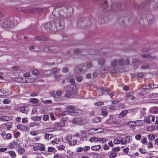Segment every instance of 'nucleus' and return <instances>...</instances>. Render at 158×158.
<instances>
[{
    "label": "nucleus",
    "instance_id": "nucleus-1",
    "mask_svg": "<svg viewBox=\"0 0 158 158\" xmlns=\"http://www.w3.org/2000/svg\"><path fill=\"white\" fill-rule=\"evenodd\" d=\"M73 9L69 7L67 8L64 7L61 9L59 10V12L55 14L56 10H54L52 14V18L53 19L55 26L53 27V25L50 22L46 23L44 25V28L47 31L51 32H55L57 31H60L64 27V18L68 16V15H66V13L68 14V10H72Z\"/></svg>",
    "mask_w": 158,
    "mask_h": 158
},
{
    "label": "nucleus",
    "instance_id": "nucleus-2",
    "mask_svg": "<svg viewBox=\"0 0 158 158\" xmlns=\"http://www.w3.org/2000/svg\"><path fill=\"white\" fill-rule=\"evenodd\" d=\"M154 18L152 14L143 15L141 16L139 20V23L142 25H147L151 24L154 22Z\"/></svg>",
    "mask_w": 158,
    "mask_h": 158
},
{
    "label": "nucleus",
    "instance_id": "nucleus-3",
    "mask_svg": "<svg viewBox=\"0 0 158 158\" xmlns=\"http://www.w3.org/2000/svg\"><path fill=\"white\" fill-rule=\"evenodd\" d=\"M75 107L74 106H69L67 107V110L62 114V115L64 116L68 114L71 115H77L78 112H77V110H75Z\"/></svg>",
    "mask_w": 158,
    "mask_h": 158
},
{
    "label": "nucleus",
    "instance_id": "nucleus-4",
    "mask_svg": "<svg viewBox=\"0 0 158 158\" xmlns=\"http://www.w3.org/2000/svg\"><path fill=\"white\" fill-rule=\"evenodd\" d=\"M43 50L45 52L55 53L60 51V48L57 46H51L44 47Z\"/></svg>",
    "mask_w": 158,
    "mask_h": 158
},
{
    "label": "nucleus",
    "instance_id": "nucleus-5",
    "mask_svg": "<svg viewBox=\"0 0 158 158\" xmlns=\"http://www.w3.org/2000/svg\"><path fill=\"white\" fill-rule=\"evenodd\" d=\"M13 24L12 20H6L0 24V27L1 28L5 29L11 27L13 26Z\"/></svg>",
    "mask_w": 158,
    "mask_h": 158
},
{
    "label": "nucleus",
    "instance_id": "nucleus-6",
    "mask_svg": "<svg viewBox=\"0 0 158 158\" xmlns=\"http://www.w3.org/2000/svg\"><path fill=\"white\" fill-rule=\"evenodd\" d=\"M72 123L74 124L83 125L86 123V121L83 118H80L73 119L72 121Z\"/></svg>",
    "mask_w": 158,
    "mask_h": 158
},
{
    "label": "nucleus",
    "instance_id": "nucleus-7",
    "mask_svg": "<svg viewBox=\"0 0 158 158\" xmlns=\"http://www.w3.org/2000/svg\"><path fill=\"white\" fill-rule=\"evenodd\" d=\"M68 90L72 94L76 93L77 92V88L74 85H69L67 86Z\"/></svg>",
    "mask_w": 158,
    "mask_h": 158
},
{
    "label": "nucleus",
    "instance_id": "nucleus-8",
    "mask_svg": "<svg viewBox=\"0 0 158 158\" xmlns=\"http://www.w3.org/2000/svg\"><path fill=\"white\" fill-rule=\"evenodd\" d=\"M101 130L100 128L98 129H90L88 130V132L89 134H95L97 133H99L102 132V131H99V130Z\"/></svg>",
    "mask_w": 158,
    "mask_h": 158
},
{
    "label": "nucleus",
    "instance_id": "nucleus-9",
    "mask_svg": "<svg viewBox=\"0 0 158 158\" xmlns=\"http://www.w3.org/2000/svg\"><path fill=\"white\" fill-rule=\"evenodd\" d=\"M74 72L75 73L77 74H82L85 73V71L82 69L79 68L78 66H77L75 67Z\"/></svg>",
    "mask_w": 158,
    "mask_h": 158
},
{
    "label": "nucleus",
    "instance_id": "nucleus-10",
    "mask_svg": "<svg viewBox=\"0 0 158 158\" xmlns=\"http://www.w3.org/2000/svg\"><path fill=\"white\" fill-rule=\"evenodd\" d=\"M120 9V6H117V7H116V6L114 5L113 6H109V7L106 8L105 10H106V11H107L109 10L110 11L111 10H119Z\"/></svg>",
    "mask_w": 158,
    "mask_h": 158
},
{
    "label": "nucleus",
    "instance_id": "nucleus-11",
    "mask_svg": "<svg viewBox=\"0 0 158 158\" xmlns=\"http://www.w3.org/2000/svg\"><path fill=\"white\" fill-rule=\"evenodd\" d=\"M149 5L150 6L152 5L154 9H156L158 7V0H155L151 2Z\"/></svg>",
    "mask_w": 158,
    "mask_h": 158
},
{
    "label": "nucleus",
    "instance_id": "nucleus-12",
    "mask_svg": "<svg viewBox=\"0 0 158 158\" xmlns=\"http://www.w3.org/2000/svg\"><path fill=\"white\" fill-rule=\"evenodd\" d=\"M141 57L143 58H149L150 60H153L156 58V56H150L148 55H146L144 54H142Z\"/></svg>",
    "mask_w": 158,
    "mask_h": 158
},
{
    "label": "nucleus",
    "instance_id": "nucleus-13",
    "mask_svg": "<svg viewBox=\"0 0 158 158\" xmlns=\"http://www.w3.org/2000/svg\"><path fill=\"white\" fill-rule=\"evenodd\" d=\"M86 56H87V57H85L86 58H89V59L91 60H93L97 58V55L95 54L91 55L90 54H88Z\"/></svg>",
    "mask_w": 158,
    "mask_h": 158
},
{
    "label": "nucleus",
    "instance_id": "nucleus-14",
    "mask_svg": "<svg viewBox=\"0 0 158 158\" xmlns=\"http://www.w3.org/2000/svg\"><path fill=\"white\" fill-rule=\"evenodd\" d=\"M17 128L18 129L23 131H26L27 130V127L20 124L17 125Z\"/></svg>",
    "mask_w": 158,
    "mask_h": 158
},
{
    "label": "nucleus",
    "instance_id": "nucleus-15",
    "mask_svg": "<svg viewBox=\"0 0 158 158\" xmlns=\"http://www.w3.org/2000/svg\"><path fill=\"white\" fill-rule=\"evenodd\" d=\"M103 90L106 91V93L107 94H109L111 97L114 95V92H110L109 89L107 88H103Z\"/></svg>",
    "mask_w": 158,
    "mask_h": 158
},
{
    "label": "nucleus",
    "instance_id": "nucleus-16",
    "mask_svg": "<svg viewBox=\"0 0 158 158\" xmlns=\"http://www.w3.org/2000/svg\"><path fill=\"white\" fill-rule=\"evenodd\" d=\"M105 49H103L101 50V56L103 58H107L109 57L107 53L106 52H105Z\"/></svg>",
    "mask_w": 158,
    "mask_h": 158
},
{
    "label": "nucleus",
    "instance_id": "nucleus-17",
    "mask_svg": "<svg viewBox=\"0 0 158 158\" xmlns=\"http://www.w3.org/2000/svg\"><path fill=\"white\" fill-rule=\"evenodd\" d=\"M150 111L154 114L158 113V107H151L150 109Z\"/></svg>",
    "mask_w": 158,
    "mask_h": 158
},
{
    "label": "nucleus",
    "instance_id": "nucleus-18",
    "mask_svg": "<svg viewBox=\"0 0 158 158\" xmlns=\"http://www.w3.org/2000/svg\"><path fill=\"white\" fill-rule=\"evenodd\" d=\"M53 137V135L48 133H45L44 136V138L47 140H49L52 139Z\"/></svg>",
    "mask_w": 158,
    "mask_h": 158
},
{
    "label": "nucleus",
    "instance_id": "nucleus-19",
    "mask_svg": "<svg viewBox=\"0 0 158 158\" xmlns=\"http://www.w3.org/2000/svg\"><path fill=\"white\" fill-rule=\"evenodd\" d=\"M128 111L127 110H124L122 111L121 113H120L118 115V117L119 118H122L124 117L126 115Z\"/></svg>",
    "mask_w": 158,
    "mask_h": 158
},
{
    "label": "nucleus",
    "instance_id": "nucleus-20",
    "mask_svg": "<svg viewBox=\"0 0 158 158\" xmlns=\"http://www.w3.org/2000/svg\"><path fill=\"white\" fill-rule=\"evenodd\" d=\"M101 148L100 145L93 146L91 147V149L94 151H98Z\"/></svg>",
    "mask_w": 158,
    "mask_h": 158
},
{
    "label": "nucleus",
    "instance_id": "nucleus-21",
    "mask_svg": "<svg viewBox=\"0 0 158 158\" xmlns=\"http://www.w3.org/2000/svg\"><path fill=\"white\" fill-rule=\"evenodd\" d=\"M105 62L106 60L105 59L101 58L98 60V63L100 66H103L105 64Z\"/></svg>",
    "mask_w": 158,
    "mask_h": 158
},
{
    "label": "nucleus",
    "instance_id": "nucleus-22",
    "mask_svg": "<svg viewBox=\"0 0 158 158\" xmlns=\"http://www.w3.org/2000/svg\"><path fill=\"white\" fill-rule=\"evenodd\" d=\"M31 119L33 121H39L41 119V117L37 116H35L31 117Z\"/></svg>",
    "mask_w": 158,
    "mask_h": 158
},
{
    "label": "nucleus",
    "instance_id": "nucleus-23",
    "mask_svg": "<svg viewBox=\"0 0 158 158\" xmlns=\"http://www.w3.org/2000/svg\"><path fill=\"white\" fill-rule=\"evenodd\" d=\"M118 62V59H114L111 62V65L113 67H115L117 64Z\"/></svg>",
    "mask_w": 158,
    "mask_h": 158
},
{
    "label": "nucleus",
    "instance_id": "nucleus-24",
    "mask_svg": "<svg viewBox=\"0 0 158 158\" xmlns=\"http://www.w3.org/2000/svg\"><path fill=\"white\" fill-rule=\"evenodd\" d=\"M29 102L34 104H36L38 102L39 100L35 98H31L29 99Z\"/></svg>",
    "mask_w": 158,
    "mask_h": 158
},
{
    "label": "nucleus",
    "instance_id": "nucleus-25",
    "mask_svg": "<svg viewBox=\"0 0 158 158\" xmlns=\"http://www.w3.org/2000/svg\"><path fill=\"white\" fill-rule=\"evenodd\" d=\"M23 12L28 13L34 12L33 9H31L29 8H24L23 9Z\"/></svg>",
    "mask_w": 158,
    "mask_h": 158
},
{
    "label": "nucleus",
    "instance_id": "nucleus-26",
    "mask_svg": "<svg viewBox=\"0 0 158 158\" xmlns=\"http://www.w3.org/2000/svg\"><path fill=\"white\" fill-rule=\"evenodd\" d=\"M6 91L3 89H0V96H5L6 95Z\"/></svg>",
    "mask_w": 158,
    "mask_h": 158
},
{
    "label": "nucleus",
    "instance_id": "nucleus-27",
    "mask_svg": "<svg viewBox=\"0 0 158 158\" xmlns=\"http://www.w3.org/2000/svg\"><path fill=\"white\" fill-rule=\"evenodd\" d=\"M22 144V143L20 141H18L17 142L14 141L15 147L19 148L21 146Z\"/></svg>",
    "mask_w": 158,
    "mask_h": 158
},
{
    "label": "nucleus",
    "instance_id": "nucleus-28",
    "mask_svg": "<svg viewBox=\"0 0 158 158\" xmlns=\"http://www.w3.org/2000/svg\"><path fill=\"white\" fill-rule=\"evenodd\" d=\"M66 140L69 145H72V142L71 141L72 139V137L70 135H67L66 138Z\"/></svg>",
    "mask_w": 158,
    "mask_h": 158
},
{
    "label": "nucleus",
    "instance_id": "nucleus-29",
    "mask_svg": "<svg viewBox=\"0 0 158 158\" xmlns=\"http://www.w3.org/2000/svg\"><path fill=\"white\" fill-rule=\"evenodd\" d=\"M35 40H38V41H45L46 40V38L43 36L40 37V36H37L35 38Z\"/></svg>",
    "mask_w": 158,
    "mask_h": 158
},
{
    "label": "nucleus",
    "instance_id": "nucleus-30",
    "mask_svg": "<svg viewBox=\"0 0 158 158\" xmlns=\"http://www.w3.org/2000/svg\"><path fill=\"white\" fill-rule=\"evenodd\" d=\"M142 88L144 89L148 90L150 89H151L152 86L151 84H150L148 85H143L142 86Z\"/></svg>",
    "mask_w": 158,
    "mask_h": 158
},
{
    "label": "nucleus",
    "instance_id": "nucleus-31",
    "mask_svg": "<svg viewBox=\"0 0 158 158\" xmlns=\"http://www.w3.org/2000/svg\"><path fill=\"white\" fill-rule=\"evenodd\" d=\"M9 154L12 158H15L16 157V154L14 151H9L8 152Z\"/></svg>",
    "mask_w": 158,
    "mask_h": 158
},
{
    "label": "nucleus",
    "instance_id": "nucleus-32",
    "mask_svg": "<svg viewBox=\"0 0 158 158\" xmlns=\"http://www.w3.org/2000/svg\"><path fill=\"white\" fill-rule=\"evenodd\" d=\"M20 22V19H19L17 17H16L14 19V21L12 23H14L13 25H16L18 24L19 22Z\"/></svg>",
    "mask_w": 158,
    "mask_h": 158
},
{
    "label": "nucleus",
    "instance_id": "nucleus-33",
    "mask_svg": "<svg viewBox=\"0 0 158 158\" xmlns=\"http://www.w3.org/2000/svg\"><path fill=\"white\" fill-rule=\"evenodd\" d=\"M5 125L6 126V128L7 130H9L12 128V125L11 123L9 122H7L5 123Z\"/></svg>",
    "mask_w": 158,
    "mask_h": 158
},
{
    "label": "nucleus",
    "instance_id": "nucleus-34",
    "mask_svg": "<svg viewBox=\"0 0 158 158\" xmlns=\"http://www.w3.org/2000/svg\"><path fill=\"white\" fill-rule=\"evenodd\" d=\"M12 137L10 133H7L4 138V140H7L11 139Z\"/></svg>",
    "mask_w": 158,
    "mask_h": 158
},
{
    "label": "nucleus",
    "instance_id": "nucleus-35",
    "mask_svg": "<svg viewBox=\"0 0 158 158\" xmlns=\"http://www.w3.org/2000/svg\"><path fill=\"white\" fill-rule=\"evenodd\" d=\"M98 137H93L90 138L89 139V141L90 142H97V141H98Z\"/></svg>",
    "mask_w": 158,
    "mask_h": 158
},
{
    "label": "nucleus",
    "instance_id": "nucleus-36",
    "mask_svg": "<svg viewBox=\"0 0 158 158\" xmlns=\"http://www.w3.org/2000/svg\"><path fill=\"white\" fill-rule=\"evenodd\" d=\"M123 138L124 139L126 143H129L131 140L130 136H127L124 137V138Z\"/></svg>",
    "mask_w": 158,
    "mask_h": 158
},
{
    "label": "nucleus",
    "instance_id": "nucleus-37",
    "mask_svg": "<svg viewBox=\"0 0 158 158\" xmlns=\"http://www.w3.org/2000/svg\"><path fill=\"white\" fill-rule=\"evenodd\" d=\"M85 51V50H82L81 51V50L79 49H76L73 51V52L75 54H79L81 52L83 53Z\"/></svg>",
    "mask_w": 158,
    "mask_h": 158
},
{
    "label": "nucleus",
    "instance_id": "nucleus-38",
    "mask_svg": "<svg viewBox=\"0 0 158 158\" xmlns=\"http://www.w3.org/2000/svg\"><path fill=\"white\" fill-rule=\"evenodd\" d=\"M98 141L101 142L102 143H104L106 142L107 139L105 138L98 137Z\"/></svg>",
    "mask_w": 158,
    "mask_h": 158
},
{
    "label": "nucleus",
    "instance_id": "nucleus-39",
    "mask_svg": "<svg viewBox=\"0 0 158 158\" xmlns=\"http://www.w3.org/2000/svg\"><path fill=\"white\" fill-rule=\"evenodd\" d=\"M149 68V66L147 64H144L141 66V69H147Z\"/></svg>",
    "mask_w": 158,
    "mask_h": 158
},
{
    "label": "nucleus",
    "instance_id": "nucleus-40",
    "mask_svg": "<svg viewBox=\"0 0 158 158\" xmlns=\"http://www.w3.org/2000/svg\"><path fill=\"white\" fill-rule=\"evenodd\" d=\"M18 151L19 154L21 155L24 152L25 150L23 148L20 147L18 148Z\"/></svg>",
    "mask_w": 158,
    "mask_h": 158
},
{
    "label": "nucleus",
    "instance_id": "nucleus-41",
    "mask_svg": "<svg viewBox=\"0 0 158 158\" xmlns=\"http://www.w3.org/2000/svg\"><path fill=\"white\" fill-rule=\"evenodd\" d=\"M2 121H5L9 120L10 118L7 116H2L1 117Z\"/></svg>",
    "mask_w": 158,
    "mask_h": 158
},
{
    "label": "nucleus",
    "instance_id": "nucleus-42",
    "mask_svg": "<svg viewBox=\"0 0 158 158\" xmlns=\"http://www.w3.org/2000/svg\"><path fill=\"white\" fill-rule=\"evenodd\" d=\"M101 113L103 116H106L108 114L107 111L105 109H102Z\"/></svg>",
    "mask_w": 158,
    "mask_h": 158
},
{
    "label": "nucleus",
    "instance_id": "nucleus-43",
    "mask_svg": "<svg viewBox=\"0 0 158 158\" xmlns=\"http://www.w3.org/2000/svg\"><path fill=\"white\" fill-rule=\"evenodd\" d=\"M72 94L69 90H67V92L65 94V97L67 98H69L71 96V94Z\"/></svg>",
    "mask_w": 158,
    "mask_h": 158
},
{
    "label": "nucleus",
    "instance_id": "nucleus-44",
    "mask_svg": "<svg viewBox=\"0 0 158 158\" xmlns=\"http://www.w3.org/2000/svg\"><path fill=\"white\" fill-rule=\"evenodd\" d=\"M150 115H149L145 118L144 121L147 123H149L150 122Z\"/></svg>",
    "mask_w": 158,
    "mask_h": 158
},
{
    "label": "nucleus",
    "instance_id": "nucleus-45",
    "mask_svg": "<svg viewBox=\"0 0 158 158\" xmlns=\"http://www.w3.org/2000/svg\"><path fill=\"white\" fill-rule=\"evenodd\" d=\"M124 60L123 58L120 59L119 60L118 64L120 66H123L124 65Z\"/></svg>",
    "mask_w": 158,
    "mask_h": 158
},
{
    "label": "nucleus",
    "instance_id": "nucleus-46",
    "mask_svg": "<svg viewBox=\"0 0 158 158\" xmlns=\"http://www.w3.org/2000/svg\"><path fill=\"white\" fill-rule=\"evenodd\" d=\"M119 23L120 25L124 27L125 26V22L122 19H120L119 20Z\"/></svg>",
    "mask_w": 158,
    "mask_h": 158
},
{
    "label": "nucleus",
    "instance_id": "nucleus-47",
    "mask_svg": "<svg viewBox=\"0 0 158 158\" xmlns=\"http://www.w3.org/2000/svg\"><path fill=\"white\" fill-rule=\"evenodd\" d=\"M147 138L145 137H143V139H141V142L144 145H146L148 143L147 141Z\"/></svg>",
    "mask_w": 158,
    "mask_h": 158
},
{
    "label": "nucleus",
    "instance_id": "nucleus-48",
    "mask_svg": "<svg viewBox=\"0 0 158 158\" xmlns=\"http://www.w3.org/2000/svg\"><path fill=\"white\" fill-rule=\"evenodd\" d=\"M59 69H57V68H54L52 70V74H55L59 72Z\"/></svg>",
    "mask_w": 158,
    "mask_h": 158
},
{
    "label": "nucleus",
    "instance_id": "nucleus-49",
    "mask_svg": "<svg viewBox=\"0 0 158 158\" xmlns=\"http://www.w3.org/2000/svg\"><path fill=\"white\" fill-rule=\"evenodd\" d=\"M80 133H81L82 136L83 138H86V133H85V131H80Z\"/></svg>",
    "mask_w": 158,
    "mask_h": 158
},
{
    "label": "nucleus",
    "instance_id": "nucleus-50",
    "mask_svg": "<svg viewBox=\"0 0 158 158\" xmlns=\"http://www.w3.org/2000/svg\"><path fill=\"white\" fill-rule=\"evenodd\" d=\"M101 120V118L99 117H98L93 119V122L95 123H98L100 122Z\"/></svg>",
    "mask_w": 158,
    "mask_h": 158
},
{
    "label": "nucleus",
    "instance_id": "nucleus-51",
    "mask_svg": "<svg viewBox=\"0 0 158 158\" xmlns=\"http://www.w3.org/2000/svg\"><path fill=\"white\" fill-rule=\"evenodd\" d=\"M68 81L72 84L71 85H74L75 83L74 80L73 79H71V78H69L68 79Z\"/></svg>",
    "mask_w": 158,
    "mask_h": 158
},
{
    "label": "nucleus",
    "instance_id": "nucleus-52",
    "mask_svg": "<svg viewBox=\"0 0 158 158\" xmlns=\"http://www.w3.org/2000/svg\"><path fill=\"white\" fill-rule=\"evenodd\" d=\"M40 145H43V144H36L35 146H36L34 147H33V150L34 151H36L37 150H38L39 149L38 147H40Z\"/></svg>",
    "mask_w": 158,
    "mask_h": 158
},
{
    "label": "nucleus",
    "instance_id": "nucleus-53",
    "mask_svg": "<svg viewBox=\"0 0 158 158\" xmlns=\"http://www.w3.org/2000/svg\"><path fill=\"white\" fill-rule=\"evenodd\" d=\"M116 156V153L113 152L110 153L109 155V157L110 158H114Z\"/></svg>",
    "mask_w": 158,
    "mask_h": 158
},
{
    "label": "nucleus",
    "instance_id": "nucleus-54",
    "mask_svg": "<svg viewBox=\"0 0 158 158\" xmlns=\"http://www.w3.org/2000/svg\"><path fill=\"white\" fill-rule=\"evenodd\" d=\"M9 148H15V146L14 145V141L12 142L9 143Z\"/></svg>",
    "mask_w": 158,
    "mask_h": 158
},
{
    "label": "nucleus",
    "instance_id": "nucleus-55",
    "mask_svg": "<svg viewBox=\"0 0 158 158\" xmlns=\"http://www.w3.org/2000/svg\"><path fill=\"white\" fill-rule=\"evenodd\" d=\"M91 154L94 158H98L99 156V154L95 153H92Z\"/></svg>",
    "mask_w": 158,
    "mask_h": 158
},
{
    "label": "nucleus",
    "instance_id": "nucleus-56",
    "mask_svg": "<svg viewBox=\"0 0 158 158\" xmlns=\"http://www.w3.org/2000/svg\"><path fill=\"white\" fill-rule=\"evenodd\" d=\"M112 121H111L110 119L107 120L105 121V123L108 125L113 124V123H112Z\"/></svg>",
    "mask_w": 158,
    "mask_h": 158
},
{
    "label": "nucleus",
    "instance_id": "nucleus-57",
    "mask_svg": "<svg viewBox=\"0 0 158 158\" xmlns=\"http://www.w3.org/2000/svg\"><path fill=\"white\" fill-rule=\"evenodd\" d=\"M103 103L102 102H98L94 103V105L96 106H99L103 105Z\"/></svg>",
    "mask_w": 158,
    "mask_h": 158
},
{
    "label": "nucleus",
    "instance_id": "nucleus-58",
    "mask_svg": "<svg viewBox=\"0 0 158 158\" xmlns=\"http://www.w3.org/2000/svg\"><path fill=\"white\" fill-rule=\"evenodd\" d=\"M20 111L23 113H26L27 112V111L25 110V107H21Z\"/></svg>",
    "mask_w": 158,
    "mask_h": 158
},
{
    "label": "nucleus",
    "instance_id": "nucleus-59",
    "mask_svg": "<svg viewBox=\"0 0 158 158\" xmlns=\"http://www.w3.org/2000/svg\"><path fill=\"white\" fill-rule=\"evenodd\" d=\"M55 150V149L53 147H48V152H53Z\"/></svg>",
    "mask_w": 158,
    "mask_h": 158
},
{
    "label": "nucleus",
    "instance_id": "nucleus-60",
    "mask_svg": "<svg viewBox=\"0 0 158 158\" xmlns=\"http://www.w3.org/2000/svg\"><path fill=\"white\" fill-rule=\"evenodd\" d=\"M62 94V91L61 90H58L56 92V94L57 97L60 96Z\"/></svg>",
    "mask_w": 158,
    "mask_h": 158
},
{
    "label": "nucleus",
    "instance_id": "nucleus-61",
    "mask_svg": "<svg viewBox=\"0 0 158 158\" xmlns=\"http://www.w3.org/2000/svg\"><path fill=\"white\" fill-rule=\"evenodd\" d=\"M139 151L142 154H144L146 153L145 150L142 148H139Z\"/></svg>",
    "mask_w": 158,
    "mask_h": 158
},
{
    "label": "nucleus",
    "instance_id": "nucleus-62",
    "mask_svg": "<svg viewBox=\"0 0 158 158\" xmlns=\"http://www.w3.org/2000/svg\"><path fill=\"white\" fill-rule=\"evenodd\" d=\"M32 73L33 75H37L39 73V71L38 70H34L32 71Z\"/></svg>",
    "mask_w": 158,
    "mask_h": 158
},
{
    "label": "nucleus",
    "instance_id": "nucleus-63",
    "mask_svg": "<svg viewBox=\"0 0 158 158\" xmlns=\"http://www.w3.org/2000/svg\"><path fill=\"white\" fill-rule=\"evenodd\" d=\"M82 77L81 76H79L76 77V80L77 82H81L82 81Z\"/></svg>",
    "mask_w": 158,
    "mask_h": 158
},
{
    "label": "nucleus",
    "instance_id": "nucleus-64",
    "mask_svg": "<svg viewBox=\"0 0 158 158\" xmlns=\"http://www.w3.org/2000/svg\"><path fill=\"white\" fill-rule=\"evenodd\" d=\"M151 98H156L158 97V94L153 93L151 94L150 95Z\"/></svg>",
    "mask_w": 158,
    "mask_h": 158
}]
</instances>
